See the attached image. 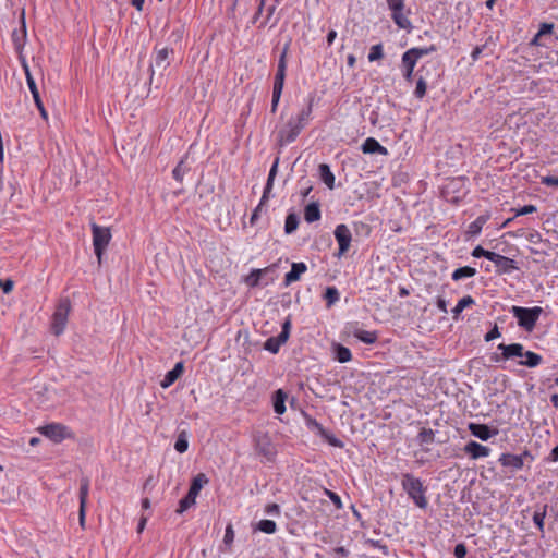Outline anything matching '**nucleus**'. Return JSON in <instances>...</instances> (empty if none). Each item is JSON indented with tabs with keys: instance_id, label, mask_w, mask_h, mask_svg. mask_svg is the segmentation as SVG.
Wrapping results in <instances>:
<instances>
[{
	"instance_id": "nucleus-1",
	"label": "nucleus",
	"mask_w": 558,
	"mask_h": 558,
	"mask_svg": "<svg viewBox=\"0 0 558 558\" xmlns=\"http://www.w3.org/2000/svg\"><path fill=\"white\" fill-rule=\"evenodd\" d=\"M497 349L500 351V353H494L490 356V361L495 363L513 360L515 357H522L523 360L519 361V365L534 368L541 365L543 362L542 355L533 351H525L523 344L521 343H500L498 344Z\"/></svg>"
},
{
	"instance_id": "nucleus-2",
	"label": "nucleus",
	"mask_w": 558,
	"mask_h": 558,
	"mask_svg": "<svg viewBox=\"0 0 558 558\" xmlns=\"http://www.w3.org/2000/svg\"><path fill=\"white\" fill-rule=\"evenodd\" d=\"M401 486L408 497L420 509H426L428 500L426 497L427 486H425L420 477L412 473L401 474Z\"/></svg>"
},
{
	"instance_id": "nucleus-3",
	"label": "nucleus",
	"mask_w": 558,
	"mask_h": 558,
	"mask_svg": "<svg viewBox=\"0 0 558 558\" xmlns=\"http://www.w3.org/2000/svg\"><path fill=\"white\" fill-rule=\"evenodd\" d=\"M253 447L255 452L265 458L267 462H272L277 456L276 445L267 432H254L252 435Z\"/></svg>"
},
{
	"instance_id": "nucleus-4",
	"label": "nucleus",
	"mask_w": 558,
	"mask_h": 558,
	"mask_svg": "<svg viewBox=\"0 0 558 558\" xmlns=\"http://www.w3.org/2000/svg\"><path fill=\"white\" fill-rule=\"evenodd\" d=\"M510 312L517 318L519 327L526 331H532L535 328L541 314L543 313V308L539 306L522 307L514 305Z\"/></svg>"
},
{
	"instance_id": "nucleus-5",
	"label": "nucleus",
	"mask_w": 558,
	"mask_h": 558,
	"mask_svg": "<svg viewBox=\"0 0 558 558\" xmlns=\"http://www.w3.org/2000/svg\"><path fill=\"white\" fill-rule=\"evenodd\" d=\"M438 66L434 61H427L421 65V68L415 73L416 85L413 92V95L416 99H423L426 96L428 80L430 78L432 71L435 72V75L439 77L440 75L437 73Z\"/></svg>"
},
{
	"instance_id": "nucleus-6",
	"label": "nucleus",
	"mask_w": 558,
	"mask_h": 558,
	"mask_svg": "<svg viewBox=\"0 0 558 558\" xmlns=\"http://www.w3.org/2000/svg\"><path fill=\"white\" fill-rule=\"evenodd\" d=\"M71 308L72 304L69 298H61L58 301L51 320V332L54 336H60L61 333H63Z\"/></svg>"
},
{
	"instance_id": "nucleus-7",
	"label": "nucleus",
	"mask_w": 558,
	"mask_h": 558,
	"mask_svg": "<svg viewBox=\"0 0 558 558\" xmlns=\"http://www.w3.org/2000/svg\"><path fill=\"white\" fill-rule=\"evenodd\" d=\"M93 234V246L98 263L101 264L102 255L111 240V231L107 227H100L93 222L90 225Z\"/></svg>"
},
{
	"instance_id": "nucleus-8",
	"label": "nucleus",
	"mask_w": 558,
	"mask_h": 558,
	"mask_svg": "<svg viewBox=\"0 0 558 558\" xmlns=\"http://www.w3.org/2000/svg\"><path fill=\"white\" fill-rule=\"evenodd\" d=\"M302 416L305 421V425L310 430H313L327 441L330 446L336 448H343L344 444L342 440L337 438L330 430L326 429L316 418L312 417L306 411H302Z\"/></svg>"
},
{
	"instance_id": "nucleus-9",
	"label": "nucleus",
	"mask_w": 558,
	"mask_h": 558,
	"mask_svg": "<svg viewBox=\"0 0 558 558\" xmlns=\"http://www.w3.org/2000/svg\"><path fill=\"white\" fill-rule=\"evenodd\" d=\"M389 10L391 11V19L395 24L401 28L410 33L413 28L411 21L408 19V15L404 13V1L405 0H386Z\"/></svg>"
},
{
	"instance_id": "nucleus-10",
	"label": "nucleus",
	"mask_w": 558,
	"mask_h": 558,
	"mask_svg": "<svg viewBox=\"0 0 558 558\" xmlns=\"http://www.w3.org/2000/svg\"><path fill=\"white\" fill-rule=\"evenodd\" d=\"M291 326H292L291 317L288 316L281 325L280 333L276 337H269L264 342V345H263L264 350H266L272 354H277L279 352L281 345L286 344L287 341L289 340L290 332H291Z\"/></svg>"
},
{
	"instance_id": "nucleus-11",
	"label": "nucleus",
	"mask_w": 558,
	"mask_h": 558,
	"mask_svg": "<svg viewBox=\"0 0 558 558\" xmlns=\"http://www.w3.org/2000/svg\"><path fill=\"white\" fill-rule=\"evenodd\" d=\"M21 66L25 73V77H26V83H27V86L29 88V92L33 96V99H34V102H35V106L36 108L38 109L40 116L43 119L47 120L48 119V113L45 109V106L43 104V100L40 98V94H39V90H38V87H37V84L31 73V70H29V66H28V63L26 61V58H21Z\"/></svg>"
},
{
	"instance_id": "nucleus-12",
	"label": "nucleus",
	"mask_w": 558,
	"mask_h": 558,
	"mask_svg": "<svg viewBox=\"0 0 558 558\" xmlns=\"http://www.w3.org/2000/svg\"><path fill=\"white\" fill-rule=\"evenodd\" d=\"M174 59V50L171 47H158L154 48V63L149 66L150 81L153 80L155 70L154 66L162 71L167 70Z\"/></svg>"
},
{
	"instance_id": "nucleus-13",
	"label": "nucleus",
	"mask_w": 558,
	"mask_h": 558,
	"mask_svg": "<svg viewBox=\"0 0 558 558\" xmlns=\"http://www.w3.org/2000/svg\"><path fill=\"white\" fill-rule=\"evenodd\" d=\"M344 331L348 336L354 337L365 344H374L378 340V332L376 330H364L359 322L348 323L344 327Z\"/></svg>"
},
{
	"instance_id": "nucleus-14",
	"label": "nucleus",
	"mask_w": 558,
	"mask_h": 558,
	"mask_svg": "<svg viewBox=\"0 0 558 558\" xmlns=\"http://www.w3.org/2000/svg\"><path fill=\"white\" fill-rule=\"evenodd\" d=\"M39 433L56 444L72 437L70 429L60 423H50L38 428Z\"/></svg>"
},
{
	"instance_id": "nucleus-15",
	"label": "nucleus",
	"mask_w": 558,
	"mask_h": 558,
	"mask_svg": "<svg viewBox=\"0 0 558 558\" xmlns=\"http://www.w3.org/2000/svg\"><path fill=\"white\" fill-rule=\"evenodd\" d=\"M529 459L530 462L534 460L533 454L529 450H524L520 454L501 453L498 461L504 468H509L512 472L519 471L524 466V461Z\"/></svg>"
},
{
	"instance_id": "nucleus-16",
	"label": "nucleus",
	"mask_w": 558,
	"mask_h": 558,
	"mask_svg": "<svg viewBox=\"0 0 558 558\" xmlns=\"http://www.w3.org/2000/svg\"><path fill=\"white\" fill-rule=\"evenodd\" d=\"M303 129V125L298 123L294 117L290 118L286 125L278 132V144L286 146L294 142Z\"/></svg>"
},
{
	"instance_id": "nucleus-17",
	"label": "nucleus",
	"mask_w": 558,
	"mask_h": 558,
	"mask_svg": "<svg viewBox=\"0 0 558 558\" xmlns=\"http://www.w3.org/2000/svg\"><path fill=\"white\" fill-rule=\"evenodd\" d=\"M20 22H21L20 28L13 29V32L11 34V39L13 43L14 50L17 53L19 61L21 62V58H25L23 54V49L26 44V37H27L24 11L21 14Z\"/></svg>"
},
{
	"instance_id": "nucleus-18",
	"label": "nucleus",
	"mask_w": 558,
	"mask_h": 558,
	"mask_svg": "<svg viewBox=\"0 0 558 558\" xmlns=\"http://www.w3.org/2000/svg\"><path fill=\"white\" fill-rule=\"evenodd\" d=\"M333 234L339 245L337 256L340 257L349 251L352 241V233L347 225L340 223L336 227Z\"/></svg>"
},
{
	"instance_id": "nucleus-19",
	"label": "nucleus",
	"mask_w": 558,
	"mask_h": 558,
	"mask_svg": "<svg viewBox=\"0 0 558 558\" xmlns=\"http://www.w3.org/2000/svg\"><path fill=\"white\" fill-rule=\"evenodd\" d=\"M490 262L496 266L498 275L511 274L518 269L517 262L510 257L494 252Z\"/></svg>"
},
{
	"instance_id": "nucleus-20",
	"label": "nucleus",
	"mask_w": 558,
	"mask_h": 558,
	"mask_svg": "<svg viewBox=\"0 0 558 558\" xmlns=\"http://www.w3.org/2000/svg\"><path fill=\"white\" fill-rule=\"evenodd\" d=\"M468 428H469L471 435L481 439L482 441H487L488 439H490L492 437H494L498 434L497 428H490L486 424L470 423Z\"/></svg>"
},
{
	"instance_id": "nucleus-21",
	"label": "nucleus",
	"mask_w": 558,
	"mask_h": 558,
	"mask_svg": "<svg viewBox=\"0 0 558 558\" xmlns=\"http://www.w3.org/2000/svg\"><path fill=\"white\" fill-rule=\"evenodd\" d=\"M464 452L473 460L485 458L490 454V448L475 440H470L463 448Z\"/></svg>"
},
{
	"instance_id": "nucleus-22",
	"label": "nucleus",
	"mask_w": 558,
	"mask_h": 558,
	"mask_svg": "<svg viewBox=\"0 0 558 558\" xmlns=\"http://www.w3.org/2000/svg\"><path fill=\"white\" fill-rule=\"evenodd\" d=\"M307 270V266L305 263L303 262H300V263H292L291 265V270L288 271L286 275H284V278H283V284L284 287H288L290 286L291 283L295 282V281H299L301 279V276L303 274H305Z\"/></svg>"
},
{
	"instance_id": "nucleus-23",
	"label": "nucleus",
	"mask_w": 558,
	"mask_h": 558,
	"mask_svg": "<svg viewBox=\"0 0 558 558\" xmlns=\"http://www.w3.org/2000/svg\"><path fill=\"white\" fill-rule=\"evenodd\" d=\"M361 150L367 155L378 154L387 156L389 154L388 149L374 137H367L361 145Z\"/></svg>"
},
{
	"instance_id": "nucleus-24",
	"label": "nucleus",
	"mask_w": 558,
	"mask_h": 558,
	"mask_svg": "<svg viewBox=\"0 0 558 558\" xmlns=\"http://www.w3.org/2000/svg\"><path fill=\"white\" fill-rule=\"evenodd\" d=\"M417 62L411 58L408 53L403 52L401 57V71L403 78L411 83L415 75H414V69L416 66Z\"/></svg>"
},
{
	"instance_id": "nucleus-25",
	"label": "nucleus",
	"mask_w": 558,
	"mask_h": 558,
	"mask_svg": "<svg viewBox=\"0 0 558 558\" xmlns=\"http://www.w3.org/2000/svg\"><path fill=\"white\" fill-rule=\"evenodd\" d=\"M314 104H315V94L311 93L306 99V107L303 108L300 111V113L294 118L298 121V123L303 125V128H305L306 124L312 119Z\"/></svg>"
},
{
	"instance_id": "nucleus-26",
	"label": "nucleus",
	"mask_w": 558,
	"mask_h": 558,
	"mask_svg": "<svg viewBox=\"0 0 558 558\" xmlns=\"http://www.w3.org/2000/svg\"><path fill=\"white\" fill-rule=\"evenodd\" d=\"M288 393L283 389H277L271 395V402L274 412L278 415H282L286 412V402Z\"/></svg>"
},
{
	"instance_id": "nucleus-27",
	"label": "nucleus",
	"mask_w": 558,
	"mask_h": 558,
	"mask_svg": "<svg viewBox=\"0 0 558 558\" xmlns=\"http://www.w3.org/2000/svg\"><path fill=\"white\" fill-rule=\"evenodd\" d=\"M183 372H184L183 362H178L171 371L166 373L163 379L160 381V386L163 389L169 388L183 374Z\"/></svg>"
},
{
	"instance_id": "nucleus-28",
	"label": "nucleus",
	"mask_w": 558,
	"mask_h": 558,
	"mask_svg": "<svg viewBox=\"0 0 558 558\" xmlns=\"http://www.w3.org/2000/svg\"><path fill=\"white\" fill-rule=\"evenodd\" d=\"M279 161H280V158H279V156H277L275 158V160H274V162L271 165V168L269 170V173H268V178H267L264 191H263V201H268L269 197H270V193H271L272 187H274L275 178H276L277 172H278Z\"/></svg>"
},
{
	"instance_id": "nucleus-29",
	"label": "nucleus",
	"mask_w": 558,
	"mask_h": 558,
	"mask_svg": "<svg viewBox=\"0 0 558 558\" xmlns=\"http://www.w3.org/2000/svg\"><path fill=\"white\" fill-rule=\"evenodd\" d=\"M490 215L488 213L484 215H480L474 221H472L468 230L465 231V235L470 239L476 236L481 233L484 225L489 220Z\"/></svg>"
},
{
	"instance_id": "nucleus-30",
	"label": "nucleus",
	"mask_w": 558,
	"mask_h": 558,
	"mask_svg": "<svg viewBox=\"0 0 558 558\" xmlns=\"http://www.w3.org/2000/svg\"><path fill=\"white\" fill-rule=\"evenodd\" d=\"M322 217L318 202H312L304 207V219L307 223L318 221Z\"/></svg>"
},
{
	"instance_id": "nucleus-31",
	"label": "nucleus",
	"mask_w": 558,
	"mask_h": 558,
	"mask_svg": "<svg viewBox=\"0 0 558 558\" xmlns=\"http://www.w3.org/2000/svg\"><path fill=\"white\" fill-rule=\"evenodd\" d=\"M333 359L339 363H348L352 360L351 350L343 344L336 343L332 347Z\"/></svg>"
},
{
	"instance_id": "nucleus-32",
	"label": "nucleus",
	"mask_w": 558,
	"mask_h": 558,
	"mask_svg": "<svg viewBox=\"0 0 558 558\" xmlns=\"http://www.w3.org/2000/svg\"><path fill=\"white\" fill-rule=\"evenodd\" d=\"M318 173L320 180L327 185L328 189L332 190L335 187V174L332 173L329 165L320 163L318 166Z\"/></svg>"
},
{
	"instance_id": "nucleus-33",
	"label": "nucleus",
	"mask_w": 558,
	"mask_h": 558,
	"mask_svg": "<svg viewBox=\"0 0 558 558\" xmlns=\"http://www.w3.org/2000/svg\"><path fill=\"white\" fill-rule=\"evenodd\" d=\"M437 51L436 45H430L428 47H413L405 51L411 58H413L416 62L424 56L430 54Z\"/></svg>"
},
{
	"instance_id": "nucleus-34",
	"label": "nucleus",
	"mask_w": 558,
	"mask_h": 558,
	"mask_svg": "<svg viewBox=\"0 0 558 558\" xmlns=\"http://www.w3.org/2000/svg\"><path fill=\"white\" fill-rule=\"evenodd\" d=\"M271 267H266V268H263V269H252V271L250 272L248 276H246L245 278V283L250 287V288H256L258 286H260V279H262V276L268 271H270Z\"/></svg>"
},
{
	"instance_id": "nucleus-35",
	"label": "nucleus",
	"mask_w": 558,
	"mask_h": 558,
	"mask_svg": "<svg viewBox=\"0 0 558 558\" xmlns=\"http://www.w3.org/2000/svg\"><path fill=\"white\" fill-rule=\"evenodd\" d=\"M207 483H208V478L206 477V475L204 473H199L195 477L192 478L187 493L197 497L201 489L203 488V486Z\"/></svg>"
},
{
	"instance_id": "nucleus-36",
	"label": "nucleus",
	"mask_w": 558,
	"mask_h": 558,
	"mask_svg": "<svg viewBox=\"0 0 558 558\" xmlns=\"http://www.w3.org/2000/svg\"><path fill=\"white\" fill-rule=\"evenodd\" d=\"M475 304V300L471 295H465L460 299L457 305L452 308L453 319L458 320L462 311Z\"/></svg>"
},
{
	"instance_id": "nucleus-37",
	"label": "nucleus",
	"mask_w": 558,
	"mask_h": 558,
	"mask_svg": "<svg viewBox=\"0 0 558 558\" xmlns=\"http://www.w3.org/2000/svg\"><path fill=\"white\" fill-rule=\"evenodd\" d=\"M191 170L186 165V156H184L172 170V177L179 183L183 182L184 175Z\"/></svg>"
},
{
	"instance_id": "nucleus-38",
	"label": "nucleus",
	"mask_w": 558,
	"mask_h": 558,
	"mask_svg": "<svg viewBox=\"0 0 558 558\" xmlns=\"http://www.w3.org/2000/svg\"><path fill=\"white\" fill-rule=\"evenodd\" d=\"M476 274H477L476 268L471 267V266H463V267H459V268H457V269L451 274V279H452L453 281H459V280L464 279V278H472V277H474Z\"/></svg>"
},
{
	"instance_id": "nucleus-39",
	"label": "nucleus",
	"mask_w": 558,
	"mask_h": 558,
	"mask_svg": "<svg viewBox=\"0 0 558 558\" xmlns=\"http://www.w3.org/2000/svg\"><path fill=\"white\" fill-rule=\"evenodd\" d=\"M253 531H259L265 534H274L277 531V523L272 520L264 519L253 525Z\"/></svg>"
},
{
	"instance_id": "nucleus-40",
	"label": "nucleus",
	"mask_w": 558,
	"mask_h": 558,
	"mask_svg": "<svg viewBox=\"0 0 558 558\" xmlns=\"http://www.w3.org/2000/svg\"><path fill=\"white\" fill-rule=\"evenodd\" d=\"M416 442L420 446L432 445L435 442V432L432 428H421L416 436Z\"/></svg>"
},
{
	"instance_id": "nucleus-41",
	"label": "nucleus",
	"mask_w": 558,
	"mask_h": 558,
	"mask_svg": "<svg viewBox=\"0 0 558 558\" xmlns=\"http://www.w3.org/2000/svg\"><path fill=\"white\" fill-rule=\"evenodd\" d=\"M279 3V0H275L272 4H270L269 7H267L266 9V16L265 19L260 22V24L258 25V28H264L265 26H267L268 24H270V27H275L277 24H278V21L279 19H275L272 22H271V17L277 9V5Z\"/></svg>"
},
{
	"instance_id": "nucleus-42",
	"label": "nucleus",
	"mask_w": 558,
	"mask_h": 558,
	"mask_svg": "<svg viewBox=\"0 0 558 558\" xmlns=\"http://www.w3.org/2000/svg\"><path fill=\"white\" fill-rule=\"evenodd\" d=\"M300 223V217L298 214L291 211L287 215L286 221H284V232L286 234H292L296 231Z\"/></svg>"
},
{
	"instance_id": "nucleus-43",
	"label": "nucleus",
	"mask_w": 558,
	"mask_h": 558,
	"mask_svg": "<svg viewBox=\"0 0 558 558\" xmlns=\"http://www.w3.org/2000/svg\"><path fill=\"white\" fill-rule=\"evenodd\" d=\"M88 493H89V480L87 477H83L80 481V492H78L80 506L86 507Z\"/></svg>"
},
{
	"instance_id": "nucleus-44",
	"label": "nucleus",
	"mask_w": 558,
	"mask_h": 558,
	"mask_svg": "<svg viewBox=\"0 0 558 558\" xmlns=\"http://www.w3.org/2000/svg\"><path fill=\"white\" fill-rule=\"evenodd\" d=\"M324 299L328 307L333 305L340 299V293L338 289L333 286L327 287L324 292Z\"/></svg>"
},
{
	"instance_id": "nucleus-45",
	"label": "nucleus",
	"mask_w": 558,
	"mask_h": 558,
	"mask_svg": "<svg viewBox=\"0 0 558 558\" xmlns=\"http://www.w3.org/2000/svg\"><path fill=\"white\" fill-rule=\"evenodd\" d=\"M189 448V441H187V433L186 430H181L178 434L177 440L174 442V449L179 453H184Z\"/></svg>"
},
{
	"instance_id": "nucleus-46",
	"label": "nucleus",
	"mask_w": 558,
	"mask_h": 558,
	"mask_svg": "<svg viewBox=\"0 0 558 558\" xmlns=\"http://www.w3.org/2000/svg\"><path fill=\"white\" fill-rule=\"evenodd\" d=\"M196 502V497L191 495L190 493H187L180 501H179V507L177 509V513H180L182 514L183 512H185L190 507H192L193 505H195Z\"/></svg>"
},
{
	"instance_id": "nucleus-47",
	"label": "nucleus",
	"mask_w": 558,
	"mask_h": 558,
	"mask_svg": "<svg viewBox=\"0 0 558 558\" xmlns=\"http://www.w3.org/2000/svg\"><path fill=\"white\" fill-rule=\"evenodd\" d=\"M547 507V505H544L542 511H535L532 518L533 523L542 533H544V520L546 517Z\"/></svg>"
},
{
	"instance_id": "nucleus-48",
	"label": "nucleus",
	"mask_w": 558,
	"mask_h": 558,
	"mask_svg": "<svg viewBox=\"0 0 558 558\" xmlns=\"http://www.w3.org/2000/svg\"><path fill=\"white\" fill-rule=\"evenodd\" d=\"M287 71L277 70L274 77L272 92H282L284 87Z\"/></svg>"
},
{
	"instance_id": "nucleus-49",
	"label": "nucleus",
	"mask_w": 558,
	"mask_h": 558,
	"mask_svg": "<svg viewBox=\"0 0 558 558\" xmlns=\"http://www.w3.org/2000/svg\"><path fill=\"white\" fill-rule=\"evenodd\" d=\"M384 58V49L381 44H377L371 47L369 53H368V61L375 62L378 60H381Z\"/></svg>"
},
{
	"instance_id": "nucleus-50",
	"label": "nucleus",
	"mask_w": 558,
	"mask_h": 558,
	"mask_svg": "<svg viewBox=\"0 0 558 558\" xmlns=\"http://www.w3.org/2000/svg\"><path fill=\"white\" fill-rule=\"evenodd\" d=\"M494 252L493 251H488V250H485L484 247H482L481 245H477L473 248V251L471 252V255L474 257V258H481V257H484L488 260L492 259V256H493Z\"/></svg>"
},
{
	"instance_id": "nucleus-51",
	"label": "nucleus",
	"mask_w": 558,
	"mask_h": 558,
	"mask_svg": "<svg viewBox=\"0 0 558 558\" xmlns=\"http://www.w3.org/2000/svg\"><path fill=\"white\" fill-rule=\"evenodd\" d=\"M537 210L536 206L535 205H532V204H529V205H524L520 208H512L511 211L514 213V217H519V216H523V215H529V214H533Z\"/></svg>"
},
{
	"instance_id": "nucleus-52",
	"label": "nucleus",
	"mask_w": 558,
	"mask_h": 558,
	"mask_svg": "<svg viewBox=\"0 0 558 558\" xmlns=\"http://www.w3.org/2000/svg\"><path fill=\"white\" fill-rule=\"evenodd\" d=\"M325 494L331 500V502L333 504L336 509L340 510L343 508L342 500L337 493L329 490V489H325Z\"/></svg>"
},
{
	"instance_id": "nucleus-53",
	"label": "nucleus",
	"mask_w": 558,
	"mask_h": 558,
	"mask_svg": "<svg viewBox=\"0 0 558 558\" xmlns=\"http://www.w3.org/2000/svg\"><path fill=\"white\" fill-rule=\"evenodd\" d=\"M289 44H286L278 59L277 70L287 71V53Z\"/></svg>"
},
{
	"instance_id": "nucleus-54",
	"label": "nucleus",
	"mask_w": 558,
	"mask_h": 558,
	"mask_svg": "<svg viewBox=\"0 0 558 558\" xmlns=\"http://www.w3.org/2000/svg\"><path fill=\"white\" fill-rule=\"evenodd\" d=\"M268 201H263V197L260 198L259 201V204L254 208L252 215H251V218H250V223L252 226H254L257 220L259 219V214L262 211V208L266 205Z\"/></svg>"
},
{
	"instance_id": "nucleus-55",
	"label": "nucleus",
	"mask_w": 558,
	"mask_h": 558,
	"mask_svg": "<svg viewBox=\"0 0 558 558\" xmlns=\"http://www.w3.org/2000/svg\"><path fill=\"white\" fill-rule=\"evenodd\" d=\"M555 25L554 23L543 22L539 24L538 36L545 37L547 35H551L554 33Z\"/></svg>"
},
{
	"instance_id": "nucleus-56",
	"label": "nucleus",
	"mask_w": 558,
	"mask_h": 558,
	"mask_svg": "<svg viewBox=\"0 0 558 558\" xmlns=\"http://www.w3.org/2000/svg\"><path fill=\"white\" fill-rule=\"evenodd\" d=\"M366 544L374 547V548H378L381 550V553L385 555V556H388L389 554V548L386 544H384L379 539H367L366 541Z\"/></svg>"
},
{
	"instance_id": "nucleus-57",
	"label": "nucleus",
	"mask_w": 558,
	"mask_h": 558,
	"mask_svg": "<svg viewBox=\"0 0 558 558\" xmlns=\"http://www.w3.org/2000/svg\"><path fill=\"white\" fill-rule=\"evenodd\" d=\"M234 541V531L231 524H228L225 531L223 543L227 546H231Z\"/></svg>"
},
{
	"instance_id": "nucleus-58",
	"label": "nucleus",
	"mask_w": 558,
	"mask_h": 558,
	"mask_svg": "<svg viewBox=\"0 0 558 558\" xmlns=\"http://www.w3.org/2000/svg\"><path fill=\"white\" fill-rule=\"evenodd\" d=\"M265 512L267 514L278 517L281 513V508H280V506L278 504L271 502V504L266 505Z\"/></svg>"
},
{
	"instance_id": "nucleus-59",
	"label": "nucleus",
	"mask_w": 558,
	"mask_h": 558,
	"mask_svg": "<svg viewBox=\"0 0 558 558\" xmlns=\"http://www.w3.org/2000/svg\"><path fill=\"white\" fill-rule=\"evenodd\" d=\"M466 554H468V548L464 543H459L456 545V547L453 549V555L457 558H464L466 556Z\"/></svg>"
},
{
	"instance_id": "nucleus-60",
	"label": "nucleus",
	"mask_w": 558,
	"mask_h": 558,
	"mask_svg": "<svg viewBox=\"0 0 558 558\" xmlns=\"http://www.w3.org/2000/svg\"><path fill=\"white\" fill-rule=\"evenodd\" d=\"M541 183L546 186H558V175H545L541 178Z\"/></svg>"
},
{
	"instance_id": "nucleus-61",
	"label": "nucleus",
	"mask_w": 558,
	"mask_h": 558,
	"mask_svg": "<svg viewBox=\"0 0 558 558\" xmlns=\"http://www.w3.org/2000/svg\"><path fill=\"white\" fill-rule=\"evenodd\" d=\"M501 336L499 328L497 325H495L484 337L486 342H489L494 339H497Z\"/></svg>"
},
{
	"instance_id": "nucleus-62",
	"label": "nucleus",
	"mask_w": 558,
	"mask_h": 558,
	"mask_svg": "<svg viewBox=\"0 0 558 558\" xmlns=\"http://www.w3.org/2000/svg\"><path fill=\"white\" fill-rule=\"evenodd\" d=\"M13 288H14L13 280H11V279H5V280L0 279V289H2V291L5 294H9L13 290Z\"/></svg>"
},
{
	"instance_id": "nucleus-63",
	"label": "nucleus",
	"mask_w": 558,
	"mask_h": 558,
	"mask_svg": "<svg viewBox=\"0 0 558 558\" xmlns=\"http://www.w3.org/2000/svg\"><path fill=\"white\" fill-rule=\"evenodd\" d=\"M265 3H266V0H258V5H257V9H256V12L254 13L253 17H252V23L253 24H256L257 21L259 20L263 11H264V8H265Z\"/></svg>"
},
{
	"instance_id": "nucleus-64",
	"label": "nucleus",
	"mask_w": 558,
	"mask_h": 558,
	"mask_svg": "<svg viewBox=\"0 0 558 558\" xmlns=\"http://www.w3.org/2000/svg\"><path fill=\"white\" fill-rule=\"evenodd\" d=\"M485 48H486V44L478 45V46L474 47V49L471 52L472 61H477Z\"/></svg>"
}]
</instances>
